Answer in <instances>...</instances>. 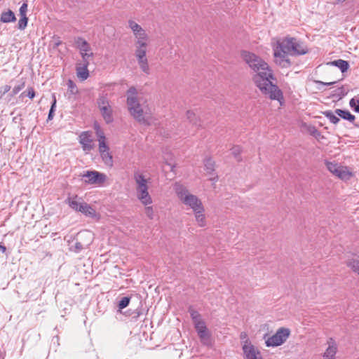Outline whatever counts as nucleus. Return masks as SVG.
I'll return each instance as SVG.
<instances>
[{
	"label": "nucleus",
	"instance_id": "nucleus-39",
	"mask_svg": "<svg viewBox=\"0 0 359 359\" xmlns=\"http://www.w3.org/2000/svg\"><path fill=\"white\" fill-rule=\"evenodd\" d=\"M53 102H52V104H51L49 113H48V120H52L53 119V115H54V111H55V106H56V98H55V96L53 95Z\"/></svg>",
	"mask_w": 359,
	"mask_h": 359
},
{
	"label": "nucleus",
	"instance_id": "nucleus-52",
	"mask_svg": "<svg viewBox=\"0 0 359 359\" xmlns=\"http://www.w3.org/2000/svg\"><path fill=\"white\" fill-rule=\"evenodd\" d=\"M0 251L4 253L6 251V248L4 245L0 244Z\"/></svg>",
	"mask_w": 359,
	"mask_h": 359
},
{
	"label": "nucleus",
	"instance_id": "nucleus-50",
	"mask_svg": "<svg viewBox=\"0 0 359 359\" xmlns=\"http://www.w3.org/2000/svg\"><path fill=\"white\" fill-rule=\"evenodd\" d=\"M11 90V86L8 85H6L2 87L3 93L5 94L8 93Z\"/></svg>",
	"mask_w": 359,
	"mask_h": 359
},
{
	"label": "nucleus",
	"instance_id": "nucleus-17",
	"mask_svg": "<svg viewBox=\"0 0 359 359\" xmlns=\"http://www.w3.org/2000/svg\"><path fill=\"white\" fill-rule=\"evenodd\" d=\"M149 43V36L147 34L136 37L135 41V48L147 49Z\"/></svg>",
	"mask_w": 359,
	"mask_h": 359
},
{
	"label": "nucleus",
	"instance_id": "nucleus-15",
	"mask_svg": "<svg viewBox=\"0 0 359 359\" xmlns=\"http://www.w3.org/2000/svg\"><path fill=\"white\" fill-rule=\"evenodd\" d=\"M88 65L77 63L76 67V76L81 81L86 80L89 76Z\"/></svg>",
	"mask_w": 359,
	"mask_h": 359
},
{
	"label": "nucleus",
	"instance_id": "nucleus-23",
	"mask_svg": "<svg viewBox=\"0 0 359 359\" xmlns=\"http://www.w3.org/2000/svg\"><path fill=\"white\" fill-rule=\"evenodd\" d=\"M16 20L14 13L9 10L7 12H4L1 15V21L4 23L15 22Z\"/></svg>",
	"mask_w": 359,
	"mask_h": 359
},
{
	"label": "nucleus",
	"instance_id": "nucleus-32",
	"mask_svg": "<svg viewBox=\"0 0 359 359\" xmlns=\"http://www.w3.org/2000/svg\"><path fill=\"white\" fill-rule=\"evenodd\" d=\"M138 65H140V69L143 72H144L147 74H149V67L148 64V60H142L137 61Z\"/></svg>",
	"mask_w": 359,
	"mask_h": 359
},
{
	"label": "nucleus",
	"instance_id": "nucleus-35",
	"mask_svg": "<svg viewBox=\"0 0 359 359\" xmlns=\"http://www.w3.org/2000/svg\"><path fill=\"white\" fill-rule=\"evenodd\" d=\"M144 213L147 215V217L150 219H153L154 218V210L152 206L144 205Z\"/></svg>",
	"mask_w": 359,
	"mask_h": 359
},
{
	"label": "nucleus",
	"instance_id": "nucleus-4",
	"mask_svg": "<svg viewBox=\"0 0 359 359\" xmlns=\"http://www.w3.org/2000/svg\"><path fill=\"white\" fill-rule=\"evenodd\" d=\"M127 107L130 115L138 122L146 123L144 110L137 99V91L135 87H130L126 93Z\"/></svg>",
	"mask_w": 359,
	"mask_h": 359
},
{
	"label": "nucleus",
	"instance_id": "nucleus-10",
	"mask_svg": "<svg viewBox=\"0 0 359 359\" xmlns=\"http://www.w3.org/2000/svg\"><path fill=\"white\" fill-rule=\"evenodd\" d=\"M327 347L323 353V359H336L338 346L335 340L330 337L327 341Z\"/></svg>",
	"mask_w": 359,
	"mask_h": 359
},
{
	"label": "nucleus",
	"instance_id": "nucleus-7",
	"mask_svg": "<svg viewBox=\"0 0 359 359\" xmlns=\"http://www.w3.org/2000/svg\"><path fill=\"white\" fill-rule=\"evenodd\" d=\"M97 102L104 121L107 123L113 122V109L107 97L106 96H101L97 99Z\"/></svg>",
	"mask_w": 359,
	"mask_h": 359
},
{
	"label": "nucleus",
	"instance_id": "nucleus-56",
	"mask_svg": "<svg viewBox=\"0 0 359 359\" xmlns=\"http://www.w3.org/2000/svg\"><path fill=\"white\" fill-rule=\"evenodd\" d=\"M25 94V92L21 93L20 96H23Z\"/></svg>",
	"mask_w": 359,
	"mask_h": 359
},
{
	"label": "nucleus",
	"instance_id": "nucleus-47",
	"mask_svg": "<svg viewBox=\"0 0 359 359\" xmlns=\"http://www.w3.org/2000/svg\"><path fill=\"white\" fill-rule=\"evenodd\" d=\"M142 315V312L139 309H136L133 313L132 316V318L135 320H137V318L140 317V316Z\"/></svg>",
	"mask_w": 359,
	"mask_h": 359
},
{
	"label": "nucleus",
	"instance_id": "nucleus-45",
	"mask_svg": "<svg viewBox=\"0 0 359 359\" xmlns=\"http://www.w3.org/2000/svg\"><path fill=\"white\" fill-rule=\"evenodd\" d=\"M189 312L190 313L191 318H196V317H199V316H201V314L197 311L194 310L192 308H190L189 309Z\"/></svg>",
	"mask_w": 359,
	"mask_h": 359
},
{
	"label": "nucleus",
	"instance_id": "nucleus-13",
	"mask_svg": "<svg viewBox=\"0 0 359 359\" xmlns=\"http://www.w3.org/2000/svg\"><path fill=\"white\" fill-rule=\"evenodd\" d=\"M79 142L85 151H89L93 148V140L88 132H83L79 137Z\"/></svg>",
	"mask_w": 359,
	"mask_h": 359
},
{
	"label": "nucleus",
	"instance_id": "nucleus-37",
	"mask_svg": "<svg viewBox=\"0 0 359 359\" xmlns=\"http://www.w3.org/2000/svg\"><path fill=\"white\" fill-rule=\"evenodd\" d=\"M231 154L234 156V157L237 159V161H241L240 154L241 153V148L239 146H234L231 148Z\"/></svg>",
	"mask_w": 359,
	"mask_h": 359
},
{
	"label": "nucleus",
	"instance_id": "nucleus-8",
	"mask_svg": "<svg viewBox=\"0 0 359 359\" xmlns=\"http://www.w3.org/2000/svg\"><path fill=\"white\" fill-rule=\"evenodd\" d=\"M244 359H263L260 351L246 339L243 345Z\"/></svg>",
	"mask_w": 359,
	"mask_h": 359
},
{
	"label": "nucleus",
	"instance_id": "nucleus-44",
	"mask_svg": "<svg viewBox=\"0 0 359 359\" xmlns=\"http://www.w3.org/2000/svg\"><path fill=\"white\" fill-rule=\"evenodd\" d=\"M19 11L20 16H27L26 13L27 11V4L23 3L20 6Z\"/></svg>",
	"mask_w": 359,
	"mask_h": 359
},
{
	"label": "nucleus",
	"instance_id": "nucleus-53",
	"mask_svg": "<svg viewBox=\"0 0 359 359\" xmlns=\"http://www.w3.org/2000/svg\"><path fill=\"white\" fill-rule=\"evenodd\" d=\"M322 84L325 85V86H330L333 83H334V82H330V83H323V82H320Z\"/></svg>",
	"mask_w": 359,
	"mask_h": 359
},
{
	"label": "nucleus",
	"instance_id": "nucleus-38",
	"mask_svg": "<svg viewBox=\"0 0 359 359\" xmlns=\"http://www.w3.org/2000/svg\"><path fill=\"white\" fill-rule=\"evenodd\" d=\"M28 18L27 16H20L18 22V28L20 29H25L27 25Z\"/></svg>",
	"mask_w": 359,
	"mask_h": 359
},
{
	"label": "nucleus",
	"instance_id": "nucleus-51",
	"mask_svg": "<svg viewBox=\"0 0 359 359\" xmlns=\"http://www.w3.org/2000/svg\"><path fill=\"white\" fill-rule=\"evenodd\" d=\"M81 235H83L85 236H88V237H90V239H91V233L89 231L82 232V233H81Z\"/></svg>",
	"mask_w": 359,
	"mask_h": 359
},
{
	"label": "nucleus",
	"instance_id": "nucleus-14",
	"mask_svg": "<svg viewBox=\"0 0 359 359\" xmlns=\"http://www.w3.org/2000/svg\"><path fill=\"white\" fill-rule=\"evenodd\" d=\"M74 43L76 48L79 50L80 53H84L85 52H90L91 50L90 44L82 37L79 36L75 38Z\"/></svg>",
	"mask_w": 359,
	"mask_h": 359
},
{
	"label": "nucleus",
	"instance_id": "nucleus-41",
	"mask_svg": "<svg viewBox=\"0 0 359 359\" xmlns=\"http://www.w3.org/2000/svg\"><path fill=\"white\" fill-rule=\"evenodd\" d=\"M194 327L197 332V334L201 333V332H204L205 331L208 330V328L206 327L205 322L201 323V325H198L195 326Z\"/></svg>",
	"mask_w": 359,
	"mask_h": 359
},
{
	"label": "nucleus",
	"instance_id": "nucleus-11",
	"mask_svg": "<svg viewBox=\"0 0 359 359\" xmlns=\"http://www.w3.org/2000/svg\"><path fill=\"white\" fill-rule=\"evenodd\" d=\"M99 152L103 163L108 167H112L114 163L113 156L107 143H102V145L99 146Z\"/></svg>",
	"mask_w": 359,
	"mask_h": 359
},
{
	"label": "nucleus",
	"instance_id": "nucleus-18",
	"mask_svg": "<svg viewBox=\"0 0 359 359\" xmlns=\"http://www.w3.org/2000/svg\"><path fill=\"white\" fill-rule=\"evenodd\" d=\"M134 180L137 185L136 188H142L148 186V180L139 172H135L134 173Z\"/></svg>",
	"mask_w": 359,
	"mask_h": 359
},
{
	"label": "nucleus",
	"instance_id": "nucleus-36",
	"mask_svg": "<svg viewBox=\"0 0 359 359\" xmlns=\"http://www.w3.org/2000/svg\"><path fill=\"white\" fill-rule=\"evenodd\" d=\"M130 298L128 297H123L118 302L119 309H123L127 307L130 303Z\"/></svg>",
	"mask_w": 359,
	"mask_h": 359
},
{
	"label": "nucleus",
	"instance_id": "nucleus-27",
	"mask_svg": "<svg viewBox=\"0 0 359 359\" xmlns=\"http://www.w3.org/2000/svg\"><path fill=\"white\" fill-rule=\"evenodd\" d=\"M204 166L207 173L211 175L215 170V162L210 158H205Z\"/></svg>",
	"mask_w": 359,
	"mask_h": 359
},
{
	"label": "nucleus",
	"instance_id": "nucleus-43",
	"mask_svg": "<svg viewBox=\"0 0 359 359\" xmlns=\"http://www.w3.org/2000/svg\"><path fill=\"white\" fill-rule=\"evenodd\" d=\"M24 87H25L24 83H22L20 85L15 86L12 90L11 95L13 96V95L18 94Z\"/></svg>",
	"mask_w": 359,
	"mask_h": 359
},
{
	"label": "nucleus",
	"instance_id": "nucleus-25",
	"mask_svg": "<svg viewBox=\"0 0 359 359\" xmlns=\"http://www.w3.org/2000/svg\"><path fill=\"white\" fill-rule=\"evenodd\" d=\"M331 64L337 67L343 73L346 72L349 67L348 62L341 59L334 60Z\"/></svg>",
	"mask_w": 359,
	"mask_h": 359
},
{
	"label": "nucleus",
	"instance_id": "nucleus-19",
	"mask_svg": "<svg viewBox=\"0 0 359 359\" xmlns=\"http://www.w3.org/2000/svg\"><path fill=\"white\" fill-rule=\"evenodd\" d=\"M195 215L196 221L200 226H205V209L203 205L201 206V209L193 211Z\"/></svg>",
	"mask_w": 359,
	"mask_h": 359
},
{
	"label": "nucleus",
	"instance_id": "nucleus-21",
	"mask_svg": "<svg viewBox=\"0 0 359 359\" xmlns=\"http://www.w3.org/2000/svg\"><path fill=\"white\" fill-rule=\"evenodd\" d=\"M335 114L337 116H340L341 118L347 120V121H350L351 123H353L355 119V116L351 114L347 110L337 109H335Z\"/></svg>",
	"mask_w": 359,
	"mask_h": 359
},
{
	"label": "nucleus",
	"instance_id": "nucleus-20",
	"mask_svg": "<svg viewBox=\"0 0 359 359\" xmlns=\"http://www.w3.org/2000/svg\"><path fill=\"white\" fill-rule=\"evenodd\" d=\"M84 214L86 216H88L90 217H96V212L95 210L88 204L86 203H83L81 206H80L79 211Z\"/></svg>",
	"mask_w": 359,
	"mask_h": 359
},
{
	"label": "nucleus",
	"instance_id": "nucleus-57",
	"mask_svg": "<svg viewBox=\"0 0 359 359\" xmlns=\"http://www.w3.org/2000/svg\"><path fill=\"white\" fill-rule=\"evenodd\" d=\"M354 125H355V126H356V127H358V126H359V125H358V124H354Z\"/></svg>",
	"mask_w": 359,
	"mask_h": 359
},
{
	"label": "nucleus",
	"instance_id": "nucleus-33",
	"mask_svg": "<svg viewBox=\"0 0 359 359\" xmlns=\"http://www.w3.org/2000/svg\"><path fill=\"white\" fill-rule=\"evenodd\" d=\"M82 57V63L84 65H89V59L93 57V53L91 52H85L84 53H80Z\"/></svg>",
	"mask_w": 359,
	"mask_h": 359
},
{
	"label": "nucleus",
	"instance_id": "nucleus-12",
	"mask_svg": "<svg viewBox=\"0 0 359 359\" xmlns=\"http://www.w3.org/2000/svg\"><path fill=\"white\" fill-rule=\"evenodd\" d=\"M148 189V186L142 188H136L137 197L144 205H151L153 202Z\"/></svg>",
	"mask_w": 359,
	"mask_h": 359
},
{
	"label": "nucleus",
	"instance_id": "nucleus-54",
	"mask_svg": "<svg viewBox=\"0 0 359 359\" xmlns=\"http://www.w3.org/2000/svg\"><path fill=\"white\" fill-rule=\"evenodd\" d=\"M245 337H246V334H245V333L242 332V333H241V339H244V338H245Z\"/></svg>",
	"mask_w": 359,
	"mask_h": 359
},
{
	"label": "nucleus",
	"instance_id": "nucleus-1",
	"mask_svg": "<svg viewBox=\"0 0 359 359\" xmlns=\"http://www.w3.org/2000/svg\"><path fill=\"white\" fill-rule=\"evenodd\" d=\"M242 57L251 69L255 73L253 81L263 95L271 100L280 101L283 98V93L279 88L273 84L275 79L273 70L260 57L252 53L243 51Z\"/></svg>",
	"mask_w": 359,
	"mask_h": 359
},
{
	"label": "nucleus",
	"instance_id": "nucleus-30",
	"mask_svg": "<svg viewBox=\"0 0 359 359\" xmlns=\"http://www.w3.org/2000/svg\"><path fill=\"white\" fill-rule=\"evenodd\" d=\"M347 265L355 273H357L359 275V259H353L351 260H349L347 263Z\"/></svg>",
	"mask_w": 359,
	"mask_h": 359
},
{
	"label": "nucleus",
	"instance_id": "nucleus-46",
	"mask_svg": "<svg viewBox=\"0 0 359 359\" xmlns=\"http://www.w3.org/2000/svg\"><path fill=\"white\" fill-rule=\"evenodd\" d=\"M191 319L194 323V327L198 325H201V323L204 322V320L201 318V316H199V317H196V318H191Z\"/></svg>",
	"mask_w": 359,
	"mask_h": 359
},
{
	"label": "nucleus",
	"instance_id": "nucleus-22",
	"mask_svg": "<svg viewBox=\"0 0 359 359\" xmlns=\"http://www.w3.org/2000/svg\"><path fill=\"white\" fill-rule=\"evenodd\" d=\"M198 337L200 339L201 342L206 346H212V339H211V334L209 332L208 330L203 332H201V333L198 334Z\"/></svg>",
	"mask_w": 359,
	"mask_h": 359
},
{
	"label": "nucleus",
	"instance_id": "nucleus-24",
	"mask_svg": "<svg viewBox=\"0 0 359 359\" xmlns=\"http://www.w3.org/2000/svg\"><path fill=\"white\" fill-rule=\"evenodd\" d=\"M77 196L75 197H68L65 202L69 205V206L76 211H79L80 206H81L83 203H79L76 200Z\"/></svg>",
	"mask_w": 359,
	"mask_h": 359
},
{
	"label": "nucleus",
	"instance_id": "nucleus-31",
	"mask_svg": "<svg viewBox=\"0 0 359 359\" xmlns=\"http://www.w3.org/2000/svg\"><path fill=\"white\" fill-rule=\"evenodd\" d=\"M147 50V49H142V48H135V57H136L137 61L147 59V56H146Z\"/></svg>",
	"mask_w": 359,
	"mask_h": 359
},
{
	"label": "nucleus",
	"instance_id": "nucleus-2",
	"mask_svg": "<svg viewBox=\"0 0 359 359\" xmlns=\"http://www.w3.org/2000/svg\"><path fill=\"white\" fill-rule=\"evenodd\" d=\"M306 52L307 48L302 42L294 37H286L277 41L274 48V57L277 64L283 67H287L290 65L287 54L304 55Z\"/></svg>",
	"mask_w": 359,
	"mask_h": 359
},
{
	"label": "nucleus",
	"instance_id": "nucleus-49",
	"mask_svg": "<svg viewBox=\"0 0 359 359\" xmlns=\"http://www.w3.org/2000/svg\"><path fill=\"white\" fill-rule=\"evenodd\" d=\"M62 44V41L60 39V37H54V48L58 47Z\"/></svg>",
	"mask_w": 359,
	"mask_h": 359
},
{
	"label": "nucleus",
	"instance_id": "nucleus-48",
	"mask_svg": "<svg viewBox=\"0 0 359 359\" xmlns=\"http://www.w3.org/2000/svg\"><path fill=\"white\" fill-rule=\"evenodd\" d=\"M27 96H28L30 99H33L35 96V92L32 88H29L27 90Z\"/></svg>",
	"mask_w": 359,
	"mask_h": 359
},
{
	"label": "nucleus",
	"instance_id": "nucleus-29",
	"mask_svg": "<svg viewBox=\"0 0 359 359\" xmlns=\"http://www.w3.org/2000/svg\"><path fill=\"white\" fill-rule=\"evenodd\" d=\"M90 242H89L86 244H83L81 242L76 241L74 243V245H71L70 250L74 251V252L78 253L80 251H81L83 249L87 248L88 247V245H90Z\"/></svg>",
	"mask_w": 359,
	"mask_h": 359
},
{
	"label": "nucleus",
	"instance_id": "nucleus-55",
	"mask_svg": "<svg viewBox=\"0 0 359 359\" xmlns=\"http://www.w3.org/2000/svg\"><path fill=\"white\" fill-rule=\"evenodd\" d=\"M210 180H212V181H217V176H215V177H210Z\"/></svg>",
	"mask_w": 359,
	"mask_h": 359
},
{
	"label": "nucleus",
	"instance_id": "nucleus-6",
	"mask_svg": "<svg viewBox=\"0 0 359 359\" xmlns=\"http://www.w3.org/2000/svg\"><path fill=\"white\" fill-rule=\"evenodd\" d=\"M290 330L288 328L280 327L271 337H268L265 341L267 347H275L282 345L289 337Z\"/></svg>",
	"mask_w": 359,
	"mask_h": 359
},
{
	"label": "nucleus",
	"instance_id": "nucleus-5",
	"mask_svg": "<svg viewBox=\"0 0 359 359\" xmlns=\"http://www.w3.org/2000/svg\"><path fill=\"white\" fill-rule=\"evenodd\" d=\"M326 166L328 170L334 175L344 181L350 180L353 174L346 166H343L334 162H327Z\"/></svg>",
	"mask_w": 359,
	"mask_h": 359
},
{
	"label": "nucleus",
	"instance_id": "nucleus-9",
	"mask_svg": "<svg viewBox=\"0 0 359 359\" xmlns=\"http://www.w3.org/2000/svg\"><path fill=\"white\" fill-rule=\"evenodd\" d=\"M86 178V182L90 184H102L107 180V175L97 171H87L83 175Z\"/></svg>",
	"mask_w": 359,
	"mask_h": 359
},
{
	"label": "nucleus",
	"instance_id": "nucleus-42",
	"mask_svg": "<svg viewBox=\"0 0 359 359\" xmlns=\"http://www.w3.org/2000/svg\"><path fill=\"white\" fill-rule=\"evenodd\" d=\"M67 85H68V88L70 90L72 93L75 94L77 93L76 86L72 81L69 80Z\"/></svg>",
	"mask_w": 359,
	"mask_h": 359
},
{
	"label": "nucleus",
	"instance_id": "nucleus-40",
	"mask_svg": "<svg viewBox=\"0 0 359 359\" xmlns=\"http://www.w3.org/2000/svg\"><path fill=\"white\" fill-rule=\"evenodd\" d=\"M349 105L353 109L354 111L359 113V99L356 100L352 98L349 102Z\"/></svg>",
	"mask_w": 359,
	"mask_h": 359
},
{
	"label": "nucleus",
	"instance_id": "nucleus-16",
	"mask_svg": "<svg viewBox=\"0 0 359 359\" xmlns=\"http://www.w3.org/2000/svg\"><path fill=\"white\" fill-rule=\"evenodd\" d=\"M128 27L132 30L135 38L147 34L146 31L133 20H128Z\"/></svg>",
	"mask_w": 359,
	"mask_h": 359
},
{
	"label": "nucleus",
	"instance_id": "nucleus-34",
	"mask_svg": "<svg viewBox=\"0 0 359 359\" xmlns=\"http://www.w3.org/2000/svg\"><path fill=\"white\" fill-rule=\"evenodd\" d=\"M96 135H97V140L99 142V146L102 145V143H106L104 134L100 129L99 126H97V128H96Z\"/></svg>",
	"mask_w": 359,
	"mask_h": 359
},
{
	"label": "nucleus",
	"instance_id": "nucleus-3",
	"mask_svg": "<svg viewBox=\"0 0 359 359\" xmlns=\"http://www.w3.org/2000/svg\"><path fill=\"white\" fill-rule=\"evenodd\" d=\"M174 190L180 202L185 206L189 207L193 211L201 209L203 203L201 199L196 195L192 194L183 184L175 183Z\"/></svg>",
	"mask_w": 359,
	"mask_h": 359
},
{
	"label": "nucleus",
	"instance_id": "nucleus-28",
	"mask_svg": "<svg viewBox=\"0 0 359 359\" xmlns=\"http://www.w3.org/2000/svg\"><path fill=\"white\" fill-rule=\"evenodd\" d=\"M323 115L327 118L330 121L334 124H337L339 121V118L337 116L335 111L333 113L332 111H325L323 112Z\"/></svg>",
	"mask_w": 359,
	"mask_h": 359
},
{
	"label": "nucleus",
	"instance_id": "nucleus-26",
	"mask_svg": "<svg viewBox=\"0 0 359 359\" xmlns=\"http://www.w3.org/2000/svg\"><path fill=\"white\" fill-rule=\"evenodd\" d=\"M187 118L189 120V123L193 125V126L198 127L200 126L198 123L199 119L196 116V114L192 111H187Z\"/></svg>",
	"mask_w": 359,
	"mask_h": 359
}]
</instances>
